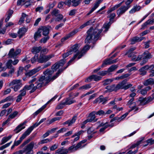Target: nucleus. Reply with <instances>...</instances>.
Instances as JSON below:
<instances>
[{
	"label": "nucleus",
	"instance_id": "11",
	"mask_svg": "<svg viewBox=\"0 0 154 154\" xmlns=\"http://www.w3.org/2000/svg\"><path fill=\"white\" fill-rule=\"evenodd\" d=\"M108 98L107 97L104 98L103 96H100L94 101V103H102L103 104H105L107 101Z\"/></svg>",
	"mask_w": 154,
	"mask_h": 154
},
{
	"label": "nucleus",
	"instance_id": "40",
	"mask_svg": "<svg viewBox=\"0 0 154 154\" xmlns=\"http://www.w3.org/2000/svg\"><path fill=\"white\" fill-rule=\"evenodd\" d=\"M56 18L55 19V21L56 22H59L61 20L63 19V16L62 14H59L56 16Z\"/></svg>",
	"mask_w": 154,
	"mask_h": 154
},
{
	"label": "nucleus",
	"instance_id": "20",
	"mask_svg": "<svg viewBox=\"0 0 154 154\" xmlns=\"http://www.w3.org/2000/svg\"><path fill=\"white\" fill-rule=\"evenodd\" d=\"M24 88L26 90H30L31 89L30 91V93L33 92L37 89L35 86H34L33 84H31L29 85H26Z\"/></svg>",
	"mask_w": 154,
	"mask_h": 154
},
{
	"label": "nucleus",
	"instance_id": "24",
	"mask_svg": "<svg viewBox=\"0 0 154 154\" xmlns=\"http://www.w3.org/2000/svg\"><path fill=\"white\" fill-rule=\"evenodd\" d=\"M144 37L139 38L138 37H135L131 39V44H134L136 42H140L144 38Z\"/></svg>",
	"mask_w": 154,
	"mask_h": 154
},
{
	"label": "nucleus",
	"instance_id": "47",
	"mask_svg": "<svg viewBox=\"0 0 154 154\" xmlns=\"http://www.w3.org/2000/svg\"><path fill=\"white\" fill-rule=\"evenodd\" d=\"M100 126H103V127L101 128L100 130L99 131L100 132H103L108 127L106 124H103L102 123L100 125Z\"/></svg>",
	"mask_w": 154,
	"mask_h": 154
},
{
	"label": "nucleus",
	"instance_id": "7",
	"mask_svg": "<svg viewBox=\"0 0 154 154\" xmlns=\"http://www.w3.org/2000/svg\"><path fill=\"white\" fill-rule=\"evenodd\" d=\"M142 54L143 60L140 63L141 66H143L147 62L148 59L152 58V55L148 51H145Z\"/></svg>",
	"mask_w": 154,
	"mask_h": 154
},
{
	"label": "nucleus",
	"instance_id": "19",
	"mask_svg": "<svg viewBox=\"0 0 154 154\" xmlns=\"http://www.w3.org/2000/svg\"><path fill=\"white\" fill-rule=\"evenodd\" d=\"M130 6H121L117 10V14L119 15H121L124 13L129 8Z\"/></svg>",
	"mask_w": 154,
	"mask_h": 154
},
{
	"label": "nucleus",
	"instance_id": "33",
	"mask_svg": "<svg viewBox=\"0 0 154 154\" xmlns=\"http://www.w3.org/2000/svg\"><path fill=\"white\" fill-rule=\"evenodd\" d=\"M41 30L39 29L35 32L34 35V38L35 40H37L41 36Z\"/></svg>",
	"mask_w": 154,
	"mask_h": 154
},
{
	"label": "nucleus",
	"instance_id": "49",
	"mask_svg": "<svg viewBox=\"0 0 154 154\" xmlns=\"http://www.w3.org/2000/svg\"><path fill=\"white\" fill-rule=\"evenodd\" d=\"M60 14V11L56 9H54L51 12V14L52 16H56Z\"/></svg>",
	"mask_w": 154,
	"mask_h": 154
},
{
	"label": "nucleus",
	"instance_id": "35",
	"mask_svg": "<svg viewBox=\"0 0 154 154\" xmlns=\"http://www.w3.org/2000/svg\"><path fill=\"white\" fill-rule=\"evenodd\" d=\"M118 66L117 65H112L110 67H109L107 70V72H110L116 70Z\"/></svg>",
	"mask_w": 154,
	"mask_h": 154
},
{
	"label": "nucleus",
	"instance_id": "60",
	"mask_svg": "<svg viewBox=\"0 0 154 154\" xmlns=\"http://www.w3.org/2000/svg\"><path fill=\"white\" fill-rule=\"evenodd\" d=\"M38 55H35L33 57H32L31 59V62L32 63H35L36 62V60H38Z\"/></svg>",
	"mask_w": 154,
	"mask_h": 154
},
{
	"label": "nucleus",
	"instance_id": "50",
	"mask_svg": "<svg viewBox=\"0 0 154 154\" xmlns=\"http://www.w3.org/2000/svg\"><path fill=\"white\" fill-rule=\"evenodd\" d=\"M91 88V86L90 85L87 84L85 85L82 86L80 88V89H85L87 90L88 89Z\"/></svg>",
	"mask_w": 154,
	"mask_h": 154
},
{
	"label": "nucleus",
	"instance_id": "6",
	"mask_svg": "<svg viewBox=\"0 0 154 154\" xmlns=\"http://www.w3.org/2000/svg\"><path fill=\"white\" fill-rule=\"evenodd\" d=\"M116 16V14L113 13L109 14L108 16L107 17L110 18L109 21L108 23H105L103 25V27L105 29V31L106 32L109 29L110 25L113 22L112 20Z\"/></svg>",
	"mask_w": 154,
	"mask_h": 154
},
{
	"label": "nucleus",
	"instance_id": "59",
	"mask_svg": "<svg viewBox=\"0 0 154 154\" xmlns=\"http://www.w3.org/2000/svg\"><path fill=\"white\" fill-rule=\"evenodd\" d=\"M147 143H148L150 145L154 144V139L153 140L152 138L149 139L146 141Z\"/></svg>",
	"mask_w": 154,
	"mask_h": 154
},
{
	"label": "nucleus",
	"instance_id": "8",
	"mask_svg": "<svg viewBox=\"0 0 154 154\" xmlns=\"http://www.w3.org/2000/svg\"><path fill=\"white\" fill-rule=\"evenodd\" d=\"M34 144V142H32L26 146L24 150H23L24 153L25 152V154H33V148Z\"/></svg>",
	"mask_w": 154,
	"mask_h": 154
},
{
	"label": "nucleus",
	"instance_id": "29",
	"mask_svg": "<svg viewBox=\"0 0 154 154\" xmlns=\"http://www.w3.org/2000/svg\"><path fill=\"white\" fill-rule=\"evenodd\" d=\"M151 89V87L149 86H148L144 88L141 90L140 91V92L142 95H144L147 94V91H149Z\"/></svg>",
	"mask_w": 154,
	"mask_h": 154
},
{
	"label": "nucleus",
	"instance_id": "55",
	"mask_svg": "<svg viewBox=\"0 0 154 154\" xmlns=\"http://www.w3.org/2000/svg\"><path fill=\"white\" fill-rule=\"evenodd\" d=\"M93 80L96 81H97L100 80L101 77L96 75H93Z\"/></svg>",
	"mask_w": 154,
	"mask_h": 154
},
{
	"label": "nucleus",
	"instance_id": "34",
	"mask_svg": "<svg viewBox=\"0 0 154 154\" xmlns=\"http://www.w3.org/2000/svg\"><path fill=\"white\" fill-rule=\"evenodd\" d=\"M26 31V30L25 28H22L19 30L18 33L20 35V37H21L25 33Z\"/></svg>",
	"mask_w": 154,
	"mask_h": 154
},
{
	"label": "nucleus",
	"instance_id": "52",
	"mask_svg": "<svg viewBox=\"0 0 154 154\" xmlns=\"http://www.w3.org/2000/svg\"><path fill=\"white\" fill-rule=\"evenodd\" d=\"M96 132V131H94L93 128H89L87 131V133L88 134H93Z\"/></svg>",
	"mask_w": 154,
	"mask_h": 154
},
{
	"label": "nucleus",
	"instance_id": "14",
	"mask_svg": "<svg viewBox=\"0 0 154 154\" xmlns=\"http://www.w3.org/2000/svg\"><path fill=\"white\" fill-rule=\"evenodd\" d=\"M77 119V116L75 115L71 119H69L67 121L63 122L62 124L63 125H65L67 124L68 125V126H71L72 125V124L75 122Z\"/></svg>",
	"mask_w": 154,
	"mask_h": 154
},
{
	"label": "nucleus",
	"instance_id": "23",
	"mask_svg": "<svg viewBox=\"0 0 154 154\" xmlns=\"http://www.w3.org/2000/svg\"><path fill=\"white\" fill-rule=\"evenodd\" d=\"M128 113L127 112L122 116L120 117H115L112 119L110 122H112L115 120H117L118 122H120L123 120V119L125 118L128 115Z\"/></svg>",
	"mask_w": 154,
	"mask_h": 154
},
{
	"label": "nucleus",
	"instance_id": "36",
	"mask_svg": "<svg viewBox=\"0 0 154 154\" xmlns=\"http://www.w3.org/2000/svg\"><path fill=\"white\" fill-rule=\"evenodd\" d=\"M18 112L17 111H14L13 113L10 114L8 117L9 119H13L18 114Z\"/></svg>",
	"mask_w": 154,
	"mask_h": 154
},
{
	"label": "nucleus",
	"instance_id": "5",
	"mask_svg": "<svg viewBox=\"0 0 154 154\" xmlns=\"http://www.w3.org/2000/svg\"><path fill=\"white\" fill-rule=\"evenodd\" d=\"M54 56L53 54L47 55L41 54L38 59L37 61L40 63H45L50 60Z\"/></svg>",
	"mask_w": 154,
	"mask_h": 154
},
{
	"label": "nucleus",
	"instance_id": "54",
	"mask_svg": "<svg viewBox=\"0 0 154 154\" xmlns=\"http://www.w3.org/2000/svg\"><path fill=\"white\" fill-rule=\"evenodd\" d=\"M49 37L47 36V37H44V38L41 39L40 40V42L41 43H45L49 39Z\"/></svg>",
	"mask_w": 154,
	"mask_h": 154
},
{
	"label": "nucleus",
	"instance_id": "56",
	"mask_svg": "<svg viewBox=\"0 0 154 154\" xmlns=\"http://www.w3.org/2000/svg\"><path fill=\"white\" fill-rule=\"evenodd\" d=\"M22 86V84L15 85L14 88V90L15 91H17Z\"/></svg>",
	"mask_w": 154,
	"mask_h": 154
},
{
	"label": "nucleus",
	"instance_id": "45",
	"mask_svg": "<svg viewBox=\"0 0 154 154\" xmlns=\"http://www.w3.org/2000/svg\"><path fill=\"white\" fill-rule=\"evenodd\" d=\"M64 102L63 100L58 105H57L56 107V109H60L63 108L64 106H65V104L64 103Z\"/></svg>",
	"mask_w": 154,
	"mask_h": 154
},
{
	"label": "nucleus",
	"instance_id": "43",
	"mask_svg": "<svg viewBox=\"0 0 154 154\" xmlns=\"http://www.w3.org/2000/svg\"><path fill=\"white\" fill-rule=\"evenodd\" d=\"M46 118L42 119L39 122H38L37 123H36L35 124L33 125L30 127L29 128H30L31 127H32V128H33V130L34 128L38 126L40 124H41V123L45 121L46 120Z\"/></svg>",
	"mask_w": 154,
	"mask_h": 154
},
{
	"label": "nucleus",
	"instance_id": "12",
	"mask_svg": "<svg viewBox=\"0 0 154 154\" xmlns=\"http://www.w3.org/2000/svg\"><path fill=\"white\" fill-rule=\"evenodd\" d=\"M41 69V67L40 66L38 67L27 72L25 75L27 77H30L39 71Z\"/></svg>",
	"mask_w": 154,
	"mask_h": 154
},
{
	"label": "nucleus",
	"instance_id": "57",
	"mask_svg": "<svg viewBox=\"0 0 154 154\" xmlns=\"http://www.w3.org/2000/svg\"><path fill=\"white\" fill-rule=\"evenodd\" d=\"M25 89L23 88L22 90H21L20 91V94H19L22 96H24L26 94V91Z\"/></svg>",
	"mask_w": 154,
	"mask_h": 154
},
{
	"label": "nucleus",
	"instance_id": "39",
	"mask_svg": "<svg viewBox=\"0 0 154 154\" xmlns=\"http://www.w3.org/2000/svg\"><path fill=\"white\" fill-rule=\"evenodd\" d=\"M74 32H72L67 35H66L65 37H64V38H62L61 39V42H63L67 40L68 38H70L71 36L73 34Z\"/></svg>",
	"mask_w": 154,
	"mask_h": 154
},
{
	"label": "nucleus",
	"instance_id": "31",
	"mask_svg": "<svg viewBox=\"0 0 154 154\" xmlns=\"http://www.w3.org/2000/svg\"><path fill=\"white\" fill-rule=\"evenodd\" d=\"M42 47H35L33 48L32 50V52L34 54H36L40 52L42 49Z\"/></svg>",
	"mask_w": 154,
	"mask_h": 154
},
{
	"label": "nucleus",
	"instance_id": "62",
	"mask_svg": "<svg viewBox=\"0 0 154 154\" xmlns=\"http://www.w3.org/2000/svg\"><path fill=\"white\" fill-rule=\"evenodd\" d=\"M67 129L65 128H62L60 130H59L57 132V134H58L59 133L65 132L66 131Z\"/></svg>",
	"mask_w": 154,
	"mask_h": 154
},
{
	"label": "nucleus",
	"instance_id": "26",
	"mask_svg": "<svg viewBox=\"0 0 154 154\" xmlns=\"http://www.w3.org/2000/svg\"><path fill=\"white\" fill-rule=\"evenodd\" d=\"M21 80L20 79H14L10 82L9 85L10 86L17 85L22 84Z\"/></svg>",
	"mask_w": 154,
	"mask_h": 154
},
{
	"label": "nucleus",
	"instance_id": "61",
	"mask_svg": "<svg viewBox=\"0 0 154 154\" xmlns=\"http://www.w3.org/2000/svg\"><path fill=\"white\" fill-rule=\"evenodd\" d=\"M107 73V71H103L99 72L98 74L101 76H103L106 75Z\"/></svg>",
	"mask_w": 154,
	"mask_h": 154
},
{
	"label": "nucleus",
	"instance_id": "9",
	"mask_svg": "<svg viewBox=\"0 0 154 154\" xmlns=\"http://www.w3.org/2000/svg\"><path fill=\"white\" fill-rule=\"evenodd\" d=\"M65 63V60H61L59 62L56 63L54 64L51 67L53 73L58 69L60 66H62Z\"/></svg>",
	"mask_w": 154,
	"mask_h": 154
},
{
	"label": "nucleus",
	"instance_id": "53",
	"mask_svg": "<svg viewBox=\"0 0 154 154\" xmlns=\"http://www.w3.org/2000/svg\"><path fill=\"white\" fill-rule=\"evenodd\" d=\"M24 68L23 67H20L19 69L17 72V76H19L20 75L22 74V72Z\"/></svg>",
	"mask_w": 154,
	"mask_h": 154
},
{
	"label": "nucleus",
	"instance_id": "38",
	"mask_svg": "<svg viewBox=\"0 0 154 154\" xmlns=\"http://www.w3.org/2000/svg\"><path fill=\"white\" fill-rule=\"evenodd\" d=\"M79 48V45L78 44H76L72 47L70 51H72V52H76L78 50Z\"/></svg>",
	"mask_w": 154,
	"mask_h": 154
},
{
	"label": "nucleus",
	"instance_id": "16",
	"mask_svg": "<svg viewBox=\"0 0 154 154\" xmlns=\"http://www.w3.org/2000/svg\"><path fill=\"white\" fill-rule=\"evenodd\" d=\"M65 105H69L76 102V100L72 98H71L70 96L66 98L63 100Z\"/></svg>",
	"mask_w": 154,
	"mask_h": 154
},
{
	"label": "nucleus",
	"instance_id": "42",
	"mask_svg": "<svg viewBox=\"0 0 154 154\" xmlns=\"http://www.w3.org/2000/svg\"><path fill=\"white\" fill-rule=\"evenodd\" d=\"M80 3V0H72V6L76 7L78 6Z\"/></svg>",
	"mask_w": 154,
	"mask_h": 154
},
{
	"label": "nucleus",
	"instance_id": "3",
	"mask_svg": "<svg viewBox=\"0 0 154 154\" xmlns=\"http://www.w3.org/2000/svg\"><path fill=\"white\" fill-rule=\"evenodd\" d=\"M127 81L128 80L126 79L124 80L117 85L116 86L115 85H112L110 86L106 87V88L110 90V91H116L121 89L127 90L132 86L131 84L127 83Z\"/></svg>",
	"mask_w": 154,
	"mask_h": 154
},
{
	"label": "nucleus",
	"instance_id": "15",
	"mask_svg": "<svg viewBox=\"0 0 154 154\" xmlns=\"http://www.w3.org/2000/svg\"><path fill=\"white\" fill-rule=\"evenodd\" d=\"M103 1V0H97L94 3L93 7L91 8L89 12L87 14L88 16L93 12L99 6L100 4Z\"/></svg>",
	"mask_w": 154,
	"mask_h": 154
},
{
	"label": "nucleus",
	"instance_id": "18",
	"mask_svg": "<svg viewBox=\"0 0 154 154\" xmlns=\"http://www.w3.org/2000/svg\"><path fill=\"white\" fill-rule=\"evenodd\" d=\"M27 122L26 120L23 123L20 124L18 125L16 128L14 130V131L15 133L17 134L20 132L22 129L25 128V126H23Z\"/></svg>",
	"mask_w": 154,
	"mask_h": 154
},
{
	"label": "nucleus",
	"instance_id": "21",
	"mask_svg": "<svg viewBox=\"0 0 154 154\" xmlns=\"http://www.w3.org/2000/svg\"><path fill=\"white\" fill-rule=\"evenodd\" d=\"M95 114H96V112L95 111L93 112L90 114L89 118L88 119H89V121H90V122L93 121L94 122H95L97 121V119H95Z\"/></svg>",
	"mask_w": 154,
	"mask_h": 154
},
{
	"label": "nucleus",
	"instance_id": "22",
	"mask_svg": "<svg viewBox=\"0 0 154 154\" xmlns=\"http://www.w3.org/2000/svg\"><path fill=\"white\" fill-rule=\"evenodd\" d=\"M39 30H41V32L42 31V34L44 35H47L49 33V27L47 26H43Z\"/></svg>",
	"mask_w": 154,
	"mask_h": 154
},
{
	"label": "nucleus",
	"instance_id": "37",
	"mask_svg": "<svg viewBox=\"0 0 154 154\" xmlns=\"http://www.w3.org/2000/svg\"><path fill=\"white\" fill-rule=\"evenodd\" d=\"M67 150L68 151V152H75L77 150V149L76 147V146L73 145L69 147Z\"/></svg>",
	"mask_w": 154,
	"mask_h": 154
},
{
	"label": "nucleus",
	"instance_id": "41",
	"mask_svg": "<svg viewBox=\"0 0 154 154\" xmlns=\"http://www.w3.org/2000/svg\"><path fill=\"white\" fill-rule=\"evenodd\" d=\"M153 23L152 21V20H151L150 19L149 20H147L146 22L143 23L142 25V26L143 28H144L145 27H146L147 25L152 24Z\"/></svg>",
	"mask_w": 154,
	"mask_h": 154
},
{
	"label": "nucleus",
	"instance_id": "63",
	"mask_svg": "<svg viewBox=\"0 0 154 154\" xmlns=\"http://www.w3.org/2000/svg\"><path fill=\"white\" fill-rule=\"evenodd\" d=\"M58 147V145L57 144H55L51 147L50 149L51 151H54L57 149Z\"/></svg>",
	"mask_w": 154,
	"mask_h": 154
},
{
	"label": "nucleus",
	"instance_id": "13",
	"mask_svg": "<svg viewBox=\"0 0 154 154\" xmlns=\"http://www.w3.org/2000/svg\"><path fill=\"white\" fill-rule=\"evenodd\" d=\"M57 95L54 96V97L50 99L48 101L46 104H45L42 106L40 108L36 111L34 114L35 116L37 115L39 113L41 112L46 107V104H48L51 101L54 100L57 97Z\"/></svg>",
	"mask_w": 154,
	"mask_h": 154
},
{
	"label": "nucleus",
	"instance_id": "48",
	"mask_svg": "<svg viewBox=\"0 0 154 154\" xmlns=\"http://www.w3.org/2000/svg\"><path fill=\"white\" fill-rule=\"evenodd\" d=\"M113 80V79H107L103 82V84L104 85H106L111 83Z\"/></svg>",
	"mask_w": 154,
	"mask_h": 154
},
{
	"label": "nucleus",
	"instance_id": "2",
	"mask_svg": "<svg viewBox=\"0 0 154 154\" xmlns=\"http://www.w3.org/2000/svg\"><path fill=\"white\" fill-rule=\"evenodd\" d=\"M65 69V68L63 70L61 69H59L56 75L52 77L51 75L53 73V71H51V69H48L43 72L44 74L46 77H45V76H41L38 82L42 83L44 85H46L49 82L53 81L57 78L63 72V70Z\"/></svg>",
	"mask_w": 154,
	"mask_h": 154
},
{
	"label": "nucleus",
	"instance_id": "28",
	"mask_svg": "<svg viewBox=\"0 0 154 154\" xmlns=\"http://www.w3.org/2000/svg\"><path fill=\"white\" fill-rule=\"evenodd\" d=\"M112 59L111 57L105 60L101 66L102 67H104L105 65H110L112 64Z\"/></svg>",
	"mask_w": 154,
	"mask_h": 154
},
{
	"label": "nucleus",
	"instance_id": "10",
	"mask_svg": "<svg viewBox=\"0 0 154 154\" xmlns=\"http://www.w3.org/2000/svg\"><path fill=\"white\" fill-rule=\"evenodd\" d=\"M21 52V50L20 49H17L15 51H14V48H12L10 51L8 56L10 58L15 57L18 55Z\"/></svg>",
	"mask_w": 154,
	"mask_h": 154
},
{
	"label": "nucleus",
	"instance_id": "32",
	"mask_svg": "<svg viewBox=\"0 0 154 154\" xmlns=\"http://www.w3.org/2000/svg\"><path fill=\"white\" fill-rule=\"evenodd\" d=\"M140 9V7L139 6L136 5L134 6L133 8L129 11L130 14H133L136 11H139Z\"/></svg>",
	"mask_w": 154,
	"mask_h": 154
},
{
	"label": "nucleus",
	"instance_id": "51",
	"mask_svg": "<svg viewBox=\"0 0 154 154\" xmlns=\"http://www.w3.org/2000/svg\"><path fill=\"white\" fill-rule=\"evenodd\" d=\"M154 99V94H152L151 96L146 99V102L149 103L152 101Z\"/></svg>",
	"mask_w": 154,
	"mask_h": 154
},
{
	"label": "nucleus",
	"instance_id": "1",
	"mask_svg": "<svg viewBox=\"0 0 154 154\" xmlns=\"http://www.w3.org/2000/svg\"><path fill=\"white\" fill-rule=\"evenodd\" d=\"M102 29H99L97 28H95L94 29L92 28H91L87 31L88 35L85 39V42L87 45L85 46L83 49L80 53H78L75 55L68 62L67 65L65 68H66L78 56V59H80L83 55V53H85L86 51L90 48L89 46L88 45L89 43L93 42V41H96L97 40L99 37L100 33L102 32Z\"/></svg>",
	"mask_w": 154,
	"mask_h": 154
},
{
	"label": "nucleus",
	"instance_id": "30",
	"mask_svg": "<svg viewBox=\"0 0 154 154\" xmlns=\"http://www.w3.org/2000/svg\"><path fill=\"white\" fill-rule=\"evenodd\" d=\"M143 84L145 86L154 84V80L152 78L149 79L144 82Z\"/></svg>",
	"mask_w": 154,
	"mask_h": 154
},
{
	"label": "nucleus",
	"instance_id": "17",
	"mask_svg": "<svg viewBox=\"0 0 154 154\" xmlns=\"http://www.w3.org/2000/svg\"><path fill=\"white\" fill-rule=\"evenodd\" d=\"M27 122L26 120L23 123L20 124L18 125L16 128L14 130V131L15 133L17 134L20 132L22 129L25 128V126H23Z\"/></svg>",
	"mask_w": 154,
	"mask_h": 154
},
{
	"label": "nucleus",
	"instance_id": "44",
	"mask_svg": "<svg viewBox=\"0 0 154 154\" xmlns=\"http://www.w3.org/2000/svg\"><path fill=\"white\" fill-rule=\"evenodd\" d=\"M12 60L11 59L9 60L6 63V66L8 68L10 69L11 68L14 67L12 65Z\"/></svg>",
	"mask_w": 154,
	"mask_h": 154
},
{
	"label": "nucleus",
	"instance_id": "25",
	"mask_svg": "<svg viewBox=\"0 0 154 154\" xmlns=\"http://www.w3.org/2000/svg\"><path fill=\"white\" fill-rule=\"evenodd\" d=\"M86 140H84L79 142L75 146L77 150L79 149H82L86 145L85 144H84V143L86 142Z\"/></svg>",
	"mask_w": 154,
	"mask_h": 154
},
{
	"label": "nucleus",
	"instance_id": "58",
	"mask_svg": "<svg viewBox=\"0 0 154 154\" xmlns=\"http://www.w3.org/2000/svg\"><path fill=\"white\" fill-rule=\"evenodd\" d=\"M72 53V51H69L67 53L63 54V58H66Z\"/></svg>",
	"mask_w": 154,
	"mask_h": 154
},
{
	"label": "nucleus",
	"instance_id": "27",
	"mask_svg": "<svg viewBox=\"0 0 154 154\" xmlns=\"http://www.w3.org/2000/svg\"><path fill=\"white\" fill-rule=\"evenodd\" d=\"M13 100L14 98L12 96H9L0 101V104L7 102L11 101Z\"/></svg>",
	"mask_w": 154,
	"mask_h": 154
},
{
	"label": "nucleus",
	"instance_id": "64",
	"mask_svg": "<svg viewBox=\"0 0 154 154\" xmlns=\"http://www.w3.org/2000/svg\"><path fill=\"white\" fill-rule=\"evenodd\" d=\"M10 69L8 73L9 74L10 76H11L12 75V74L14 72V71L15 70V69L14 67L10 68Z\"/></svg>",
	"mask_w": 154,
	"mask_h": 154
},
{
	"label": "nucleus",
	"instance_id": "4",
	"mask_svg": "<svg viewBox=\"0 0 154 154\" xmlns=\"http://www.w3.org/2000/svg\"><path fill=\"white\" fill-rule=\"evenodd\" d=\"M33 130V128H29L26 131L22 134L19 140L17 141H15L14 143V145L17 146L21 143L22 140L26 136L29 135Z\"/></svg>",
	"mask_w": 154,
	"mask_h": 154
},
{
	"label": "nucleus",
	"instance_id": "46",
	"mask_svg": "<svg viewBox=\"0 0 154 154\" xmlns=\"http://www.w3.org/2000/svg\"><path fill=\"white\" fill-rule=\"evenodd\" d=\"M26 14L24 13H23L22 15V17L20 18V20L19 23L21 24L24 21V19L25 17H26Z\"/></svg>",
	"mask_w": 154,
	"mask_h": 154
}]
</instances>
